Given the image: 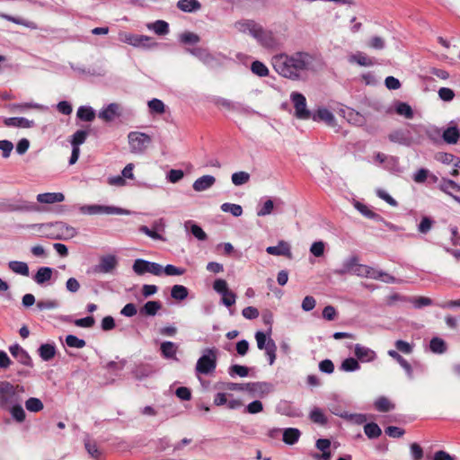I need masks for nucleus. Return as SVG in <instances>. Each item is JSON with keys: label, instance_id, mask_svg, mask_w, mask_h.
Masks as SVG:
<instances>
[{"label": "nucleus", "instance_id": "13d9d810", "mask_svg": "<svg viewBox=\"0 0 460 460\" xmlns=\"http://www.w3.org/2000/svg\"><path fill=\"white\" fill-rule=\"evenodd\" d=\"M221 210L231 213L234 217H240L243 214L242 207L237 204L224 203L221 205Z\"/></svg>", "mask_w": 460, "mask_h": 460}, {"label": "nucleus", "instance_id": "ea45409f", "mask_svg": "<svg viewBox=\"0 0 460 460\" xmlns=\"http://www.w3.org/2000/svg\"><path fill=\"white\" fill-rule=\"evenodd\" d=\"M310 420L319 425L324 426L327 424L328 420L323 411L320 408H314L309 414Z\"/></svg>", "mask_w": 460, "mask_h": 460}, {"label": "nucleus", "instance_id": "69168bd1", "mask_svg": "<svg viewBox=\"0 0 460 460\" xmlns=\"http://www.w3.org/2000/svg\"><path fill=\"white\" fill-rule=\"evenodd\" d=\"M213 288L217 293L220 294L221 296L230 291V289L228 288L227 282L222 279H217L214 281Z\"/></svg>", "mask_w": 460, "mask_h": 460}, {"label": "nucleus", "instance_id": "393cba45", "mask_svg": "<svg viewBox=\"0 0 460 460\" xmlns=\"http://www.w3.org/2000/svg\"><path fill=\"white\" fill-rule=\"evenodd\" d=\"M155 370L151 365L140 364L135 367L132 371L133 376L137 380H143L154 374Z\"/></svg>", "mask_w": 460, "mask_h": 460}, {"label": "nucleus", "instance_id": "a18cd8bd", "mask_svg": "<svg viewBox=\"0 0 460 460\" xmlns=\"http://www.w3.org/2000/svg\"><path fill=\"white\" fill-rule=\"evenodd\" d=\"M429 348L432 352L439 354L444 353L447 350L446 342L438 337L431 339Z\"/></svg>", "mask_w": 460, "mask_h": 460}, {"label": "nucleus", "instance_id": "f257e3e1", "mask_svg": "<svg viewBox=\"0 0 460 460\" xmlns=\"http://www.w3.org/2000/svg\"><path fill=\"white\" fill-rule=\"evenodd\" d=\"M274 70L281 76L297 81L305 79L314 68V57L308 52L280 53L271 58Z\"/></svg>", "mask_w": 460, "mask_h": 460}, {"label": "nucleus", "instance_id": "412c9836", "mask_svg": "<svg viewBox=\"0 0 460 460\" xmlns=\"http://www.w3.org/2000/svg\"><path fill=\"white\" fill-rule=\"evenodd\" d=\"M216 182V178L212 175H204L198 178L192 185L195 191L200 192L208 190Z\"/></svg>", "mask_w": 460, "mask_h": 460}, {"label": "nucleus", "instance_id": "5701e85b", "mask_svg": "<svg viewBox=\"0 0 460 460\" xmlns=\"http://www.w3.org/2000/svg\"><path fill=\"white\" fill-rule=\"evenodd\" d=\"M311 119L314 121H323L329 126L334 125L335 118L334 115L326 108L318 109V111L311 114Z\"/></svg>", "mask_w": 460, "mask_h": 460}, {"label": "nucleus", "instance_id": "a211bd4d", "mask_svg": "<svg viewBox=\"0 0 460 460\" xmlns=\"http://www.w3.org/2000/svg\"><path fill=\"white\" fill-rule=\"evenodd\" d=\"M354 353L357 358L361 362H371L376 358V354L374 350L361 344L355 345Z\"/></svg>", "mask_w": 460, "mask_h": 460}, {"label": "nucleus", "instance_id": "37998d69", "mask_svg": "<svg viewBox=\"0 0 460 460\" xmlns=\"http://www.w3.org/2000/svg\"><path fill=\"white\" fill-rule=\"evenodd\" d=\"M250 174L246 172L240 171L234 172L231 176V181L234 185L241 186L247 183L250 181Z\"/></svg>", "mask_w": 460, "mask_h": 460}, {"label": "nucleus", "instance_id": "a878e982", "mask_svg": "<svg viewBox=\"0 0 460 460\" xmlns=\"http://www.w3.org/2000/svg\"><path fill=\"white\" fill-rule=\"evenodd\" d=\"M178 346L172 341H164L160 346L161 354L164 358L167 359H175L177 353Z\"/></svg>", "mask_w": 460, "mask_h": 460}, {"label": "nucleus", "instance_id": "6e6d98bb", "mask_svg": "<svg viewBox=\"0 0 460 460\" xmlns=\"http://www.w3.org/2000/svg\"><path fill=\"white\" fill-rule=\"evenodd\" d=\"M395 111L399 115H402L406 119H411L413 117V111L406 102H398L395 107Z\"/></svg>", "mask_w": 460, "mask_h": 460}, {"label": "nucleus", "instance_id": "f03ea898", "mask_svg": "<svg viewBox=\"0 0 460 460\" xmlns=\"http://www.w3.org/2000/svg\"><path fill=\"white\" fill-rule=\"evenodd\" d=\"M234 28L242 33L253 37L263 48L273 49L279 45L271 31H266L253 20H242L234 23Z\"/></svg>", "mask_w": 460, "mask_h": 460}, {"label": "nucleus", "instance_id": "49530a36", "mask_svg": "<svg viewBox=\"0 0 460 460\" xmlns=\"http://www.w3.org/2000/svg\"><path fill=\"white\" fill-rule=\"evenodd\" d=\"M251 70L252 72L260 76V77H264V76H267L269 75V69L268 67L261 61H253L251 65Z\"/></svg>", "mask_w": 460, "mask_h": 460}, {"label": "nucleus", "instance_id": "a19ab883", "mask_svg": "<svg viewBox=\"0 0 460 460\" xmlns=\"http://www.w3.org/2000/svg\"><path fill=\"white\" fill-rule=\"evenodd\" d=\"M189 290L182 285H174L171 289V296L178 301H182L187 298Z\"/></svg>", "mask_w": 460, "mask_h": 460}, {"label": "nucleus", "instance_id": "680f3d73", "mask_svg": "<svg viewBox=\"0 0 460 460\" xmlns=\"http://www.w3.org/2000/svg\"><path fill=\"white\" fill-rule=\"evenodd\" d=\"M228 373L231 376L237 375L241 377H244L248 376L249 368L245 366L233 365L229 367Z\"/></svg>", "mask_w": 460, "mask_h": 460}, {"label": "nucleus", "instance_id": "9b49d317", "mask_svg": "<svg viewBox=\"0 0 460 460\" xmlns=\"http://www.w3.org/2000/svg\"><path fill=\"white\" fill-rule=\"evenodd\" d=\"M388 139L395 144L411 146V137L409 135L408 129L406 128H397L393 130L388 135Z\"/></svg>", "mask_w": 460, "mask_h": 460}, {"label": "nucleus", "instance_id": "0e129e2a", "mask_svg": "<svg viewBox=\"0 0 460 460\" xmlns=\"http://www.w3.org/2000/svg\"><path fill=\"white\" fill-rule=\"evenodd\" d=\"M274 203L271 199H267L262 206L257 210L258 217H265L272 213Z\"/></svg>", "mask_w": 460, "mask_h": 460}, {"label": "nucleus", "instance_id": "c03bdc74", "mask_svg": "<svg viewBox=\"0 0 460 460\" xmlns=\"http://www.w3.org/2000/svg\"><path fill=\"white\" fill-rule=\"evenodd\" d=\"M335 415L340 416L343 419L352 420L353 422L357 424H363L367 421V416L365 414H349L346 411L344 412H338V411H332Z\"/></svg>", "mask_w": 460, "mask_h": 460}, {"label": "nucleus", "instance_id": "79ce46f5", "mask_svg": "<svg viewBox=\"0 0 460 460\" xmlns=\"http://www.w3.org/2000/svg\"><path fill=\"white\" fill-rule=\"evenodd\" d=\"M8 410L12 417L18 422H22L25 420L26 414L22 406V402L16 403L12 407H8Z\"/></svg>", "mask_w": 460, "mask_h": 460}, {"label": "nucleus", "instance_id": "c756f323", "mask_svg": "<svg viewBox=\"0 0 460 460\" xmlns=\"http://www.w3.org/2000/svg\"><path fill=\"white\" fill-rule=\"evenodd\" d=\"M53 274V269L50 267H40L33 277L34 281L39 285H43L49 281Z\"/></svg>", "mask_w": 460, "mask_h": 460}, {"label": "nucleus", "instance_id": "4d7b16f0", "mask_svg": "<svg viewBox=\"0 0 460 460\" xmlns=\"http://www.w3.org/2000/svg\"><path fill=\"white\" fill-rule=\"evenodd\" d=\"M276 350H277V346H276L275 341L271 338H269L268 339V347L266 348L265 353L268 357L269 364L270 366L273 365L276 360Z\"/></svg>", "mask_w": 460, "mask_h": 460}, {"label": "nucleus", "instance_id": "7ed1b4c3", "mask_svg": "<svg viewBox=\"0 0 460 460\" xmlns=\"http://www.w3.org/2000/svg\"><path fill=\"white\" fill-rule=\"evenodd\" d=\"M25 392L22 385H13L8 381H0V407L7 409L22 402V394Z\"/></svg>", "mask_w": 460, "mask_h": 460}, {"label": "nucleus", "instance_id": "4468645a", "mask_svg": "<svg viewBox=\"0 0 460 460\" xmlns=\"http://www.w3.org/2000/svg\"><path fill=\"white\" fill-rule=\"evenodd\" d=\"M272 390V385L267 382H252L245 384V391L253 396H262Z\"/></svg>", "mask_w": 460, "mask_h": 460}, {"label": "nucleus", "instance_id": "f8f14e48", "mask_svg": "<svg viewBox=\"0 0 460 460\" xmlns=\"http://www.w3.org/2000/svg\"><path fill=\"white\" fill-rule=\"evenodd\" d=\"M439 189L460 203V185L452 180L443 178L439 183Z\"/></svg>", "mask_w": 460, "mask_h": 460}, {"label": "nucleus", "instance_id": "39448f33", "mask_svg": "<svg viewBox=\"0 0 460 460\" xmlns=\"http://www.w3.org/2000/svg\"><path fill=\"white\" fill-rule=\"evenodd\" d=\"M217 349L216 348L204 349L203 355L197 361L196 372L203 375L213 372L217 367Z\"/></svg>", "mask_w": 460, "mask_h": 460}, {"label": "nucleus", "instance_id": "cd10ccee", "mask_svg": "<svg viewBox=\"0 0 460 460\" xmlns=\"http://www.w3.org/2000/svg\"><path fill=\"white\" fill-rule=\"evenodd\" d=\"M217 104L229 110V111H238V112H243V113H248L250 112V108L249 107H245L243 106L242 103L240 102H234L230 100H227V99H219L217 101Z\"/></svg>", "mask_w": 460, "mask_h": 460}, {"label": "nucleus", "instance_id": "2f4dec72", "mask_svg": "<svg viewBox=\"0 0 460 460\" xmlns=\"http://www.w3.org/2000/svg\"><path fill=\"white\" fill-rule=\"evenodd\" d=\"M301 436V432L296 428H288L283 431V441L288 445L296 444Z\"/></svg>", "mask_w": 460, "mask_h": 460}, {"label": "nucleus", "instance_id": "5fc2aeb1", "mask_svg": "<svg viewBox=\"0 0 460 460\" xmlns=\"http://www.w3.org/2000/svg\"><path fill=\"white\" fill-rule=\"evenodd\" d=\"M148 108L150 109L151 112L156 113V114H163L165 111V105L164 103L156 98L152 99L147 103Z\"/></svg>", "mask_w": 460, "mask_h": 460}, {"label": "nucleus", "instance_id": "aec40b11", "mask_svg": "<svg viewBox=\"0 0 460 460\" xmlns=\"http://www.w3.org/2000/svg\"><path fill=\"white\" fill-rule=\"evenodd\" d=\"M118 265V261L114 255H106L101 258L97 267L99 272L109 273L112 271Z\"/></svg>", "mask_w": 460, "mask_h": 460}, {"label": "nucleus", "instance_id": "0eeeda50", "mask_svg": "<svg viewBox=\"0 0 460 460\" xmlns=\"http://www.w3.org/2000/svg\"><path fill=\"white\" fill-rule=\"evenodd\" d=\"M80 212L87 215H98V214H107V215H129L131 211L117 208L114 206H104V205H84L79 208Z\"/></svg>", "mask_w": 460, "mask_h": 460}, {"label": "nucleus", "instance_id": "3c124183", "mask_svg": "<svg viewBox=\"0 0 460 460\" xmlns=\"http://www.w3.org/2000/svg\"><path fill=\"white\" fill-rule=\"evenodd\" d=\"M355 208L362 214L364 215L365 217H368V218H372V219H375V220H380L381 219V217L373 212L367 206L360 203V202H356L355 204Z\"/></svg>", "mask_w": 460, "mask_h": 460}, {"label": "nucleus", "instance_id": "338daca9", "mask_svg": "<svg viewBox=\"0 0 460 460\" xmlns=\"http://www.w3.org/2000/svg\"><path fill=\"white\" fill-rule=\"evenodd\" d=\"M138 230H139V232L146 234L147 236H149L150 238H152L154 240L165 241L164 236L162 234H160L158 231H156L153 228L150 229L146 226H141Z\"/></svg>", "mask_w": 460, "mask_h": 460}, {"label": "nucleus", "instance_id": "09e8293b", "mask_svg": "<svg viewBox=\"0 0 460 460\" xmlns=\"http://www.w3.org/2000/svg\"><path fill=\"white\" fill-rule=\"evenodd\" d=\"M10 109L13 111L22 112L29 109H42V105L34 102L13 103L10 105Z\"/></svg>", "mask_w": 460, "mask_h": 460}, {"label": "nucleus", "instance_id": "774afa93", "mask_svg": "<svg viewBox=\"0 0 460 460\" xmlns=\"http://www.w3.org/2000/svg\"><path fill=\"white\" fill-rule=\"evenodd\" d=\"M84 446H85V449L87 450L88 454L92 457H93V458H95L97 460L101 459L102 453L98 449V447H97L95 443H93L90 440H86L84 442Z\"/></svg>", "mask_w": 460, "mask_h": 460}, {"label": "nucleus", "instance_id": "473e14b6", "mask_svg": "<svg viewBox=\"0 0 460 460\" xmlns=\"http://www.w3.org/2000/svg\"><path fill=\"white\" fill-rule=\"evenodd\" d=\"M162 304L160 301H148L140 309V314L147 316H155L161 309Z\"/></svg>", "mask_w": 460, "mask_h": 460}, {"label": "nucleus", "instance_id": "6e6552de", "mask_svg": "<svg viewBox=\"0 0 460 460\" xmlns=\"http://www.w3.org/2000/svg\"><path fill=\"white\" fill-rule=\"evenodd\" d=\"M364 270V264L359 263V259L358 256H350L346 259L342 266L340 269L334 270V273L337 275H346V274H354L356 276L361 277Z\"/></svg>", "mask_w": 460, "mask_h": 460}, {"label": "nucleus", "instance_id": "9d476101", "mask_svg": "<svg viewBox=\"0 0 460 460\" xmlns=\"http://www.w3.org/2000/svg\"><path fill=\"white\" fill-rule=\"evenodd\" d=\"M134 272L137 275L151 273L155 276H160L163 272V266L156 262L148 261L143 259H137L132 267Z\"/></svg>", "mask_w": 460, "mask_h": 460}, {"label": "nucleus", "instance_id": "2eb2a0df", "mask_svg": "<svg viewBox=\"0 0 460 460\" xmlns=\"http://www.w3.org/2000/svg\"><path fill=\"white\" fill-rule=\"evenodd\" d=\"M121 115V108L118 103H110L99 112V118L111 122Z\"/></svg>", "mask_w": 460, "mask_h": 460}, {"label": "nucleus", "instance_id": "8fccbe9b", "mask_svg": "<svg viewBox=\"0 0 460 460\" xmlns=\"http://www.w3.org/2000/svg\"><path fill=\"white\" fill-rule=\"evenodd\" d=\"M25 407L29 411L39 412L43 409L42 402L35 397H31L25 402Z\"/></svg>", "mask_w": 460, "mask_h": 460}, {"label": "nucleus", "instance_id": "b1692460", "mask_svg": "<svg viewBox=\"0 0 460 460\" xmlns=\"http://www.w3.org/2000/svg\"><path fill=\"white\" fill-rule=\"evenodd\" d=\"M36 199L39 203L54 204L64 201L65 196L61 192H46L38 194Z\"/></svg>", "mask_w": 460, "mask_h": 460}, {"label": "nucleus", "instance_id": "ddd939ff", "mask_svg": "<svg viewBox=\"0 0 460 460\" xmlns=\"http://www.w3.org/2000/svg\"><path fill=\"white\" fill-rule=\"evenodd\" d=\"M9 351L12 354V356L21 364L27 366V367H32V359L28 354V352L22 348L19 344H13L9 347Z\"/></svg>", "mask_w": 460, "mask_h": 460}, {"label": "nucleus", "instance_id": "603ef678", "mask_svg": "<svg viewBox=\"0 0 460 460\" xmlns=\"http://www.w3.org/2000/svg\"><path fill=\"white\" fill-rule=\"evenodd\" d=\"M360 368V366L358 362V360L354 358H348L345 360L342 361L341 369L346 372H352L358 370Z\"/></svg>", "mask_w": 460, "mask_h": 460}, {"label": "nucleus", "instance_id": "4be33fe9", "mask_svg": "<svg viewBox=\"0 0 460 460\" xmlns=\"http://www.w3.org/2000/svg\"><path fill=\"white\" fill-rule=\"evenodd\" d=\"M405 128L408 129L410 137H411V144H420L426 132L425 127L420 124H407Z\"/></svg>", "mask_w": 460, "mask_h": 460}, {"label": "nucleus", "instance_id": "1a4fd4ad", "mask_svg": "<svg viewBox=\"0 0 460 460\" xmlns=\"http://www.w3.org/2000/svg\"><path fill=\"white\" fill-rule=\"evenodd\" d=\"M290 100L294 105L295 116L299 119H311V112L306 108L305 97L298 93L293 92L290 94Z\"/></svg>", "mask_w": 460, "mask_h": 460}, {"label": "nucleus", "instance_id": "c9c22d12", "mask_svg": "<svg viewBox=\"0 0 460 460\" xmlns=\"http://www.w3.org/2000/svg\"><path fill=\"white\" fill-rule=\"evenodd\" d=\"M155 46H157V43L153 41V39L151 37L135 34L133 47L150 49Z\"/></svg>", "mask_w": 460, "mask_h": 460}, {"label": "nucleus", "instance_id": "6ab92c4d", "mask_svg": "<svg viewBox=\"0 0 460 460\" xmlns=\"http://www.w3.org/2000/svg\"><path fill=\"white\" fill-rule=\"evenodd\" d=\"M188 51L198 58L202 63H204L208 66H213L216 63V58L210 53H208L206 49L201 48H194L191 49H188Z\"/></svg>", "mask_w": 460, "mask_h": 460}, {"label": "nucleus", "instance_id": "bf43d9fd", "mask_svg": "<svg viewBox=\"0 0 460 460\" xmlns=\"http://www.w3.org/2000/svg\"><path fill=\"white\" fill-rule=\"evenodd\" d=\"M88 136V132L86 130H77L72 136L71 145L75 147H79L80 145L84 143L86 137Z\"/></svg>", "mask_w": 460, "mask_h": 460}, {"label": "nucleus", "instance_id": "72a5a7b5", "mask_svg": "<svg viewBox=\"0 0 460 460\" xmlns=\"http://www.w3.org/2000/svg\"><path fill=\"white\" fill-rule=\"evenodd\" d=\"M39 355L44 361H49L56 355V347L54 344L45 343L40 346Z\"/></svg>", "mask_w": 460, "mask_h": 460}, {"label": "nucleus", "instance_id": "e2e57ef3", "mask_svg": "<svg viewBox=\"0 0 460 460\" xmlns=\"http://www.w3.org/2000/svg\"><path fill=\"white\" fill-rule=\"evenodd\" d=\"M381 270H376L367 265H364V270L361 275L362 278H368L377 280L379 278H381Z\"/></svg>", "mask_w": 460, "mask_h": 460}, {"label": "nucleus", "instance_id": "20e7f679", "mask_svg": "<svg viewBox=\"0 0 460 460\" xmlns=\"http://www.w3.org/2000/svg\"><path fill=\"white\" fill-rule=\"evenodd\" d=\"M40 230L44 233L47 237L56 240L70 239L75 236L77 233L75 228L63 222L41 224Z\"/></svg>", "mask_w": 460, "mask_h": 460}, {"label": "nucleus", "instance_id": "c85d7f7f", "mask_svg": "<svg viewBox=\"0 0 460 460\" xmlns=\"http://www.w3.org/2000/svg\"><path fill=\"white\" fill-rule=\"evenodd\" d=\"M460 137L459 130L456 126L450 125L442 134V138L447 144L455 145Z\"/></svg>", "mask_w": 460, "mask_h": 460}, {"label": "nucleus", "instance_id": "f3484780", "mask_svg": "<svg viewBox=\"0 0 460 460\" xmlns=\"http://www.w3.org/2000/svg\"><path fill=\"white\" fill-rule=\"evenodd\" d=\"M4 124L8 128H33L35 125L33 120H30L23 117L6 118L4 120Z\"/></svg>", "mask_w": 460, "mask_h": 460}, {"label": "nucleus", "instance_id": "bb28decb", "mask_svg": "<svg viewBox=\"0 0 460 460\" xmlns=\"http://www.w3.org/2000/svg\"><path fill=\"white\" fill-rule=\"evenodd\" d=\"M349 63H356L361 66H372L375 62L373 58H369L367 54L363 52H357L349 57Z\"/></svg>", "mask_w": 460, "mask_h": 460}, {"label": "nucleus", "instance_id": "de8ad7c7", "mask_svg": "<svg viewBox=\"0 0 460 460\" xmlns=\"http://www.w3.org/2000/svg\"><path fill=\"white\" fill-rule=\"evenodd\" d=\"M364 431H365V434L369 438H378L381 433H382V430L381 429L379 428V426L376 424V423H374V422H371V423H367L364 426Z\"/></svg>", "mask_w": 460, "mask_h": 460}, {"label": "nucleus", "instance_id": "e433bc0d", "mask_svg": "<svg viewBox=\"0 0 460 460\" xmlns=\"http://www.w3.org/2000/svg\"><path fill=\"white\" fill-rule=\"evenodd\" d=\"M177 7L183 12L191 13L199 10L201 4L198 0H179Z\"/></svg>", "mask_w": 460, "mask_h": 460}, {"label": "nucleus", "instance_id": "58836bf2", "mask_svg": "<svg viewBox=\"0 0 460 460\" xmlns=\"http://www.w3.org/2000/svg\"><path fill=\"white\" fill-rule=\"evenodd\" d=\"M77 117L84 121L90 122L95 118V112L92 107L81 106L76 112Z\"/></svg>", "mask_w": 460, "mask_h": 460}, {"label": "nucleus", "instance_id": "052dcab7", "mask_svg": "<svg viewBox=\"0 0 460 460\" xmlns=\"http://www.w3.org/2000/svg\"><path fill=\"white\" fill-rule=\"evenodd\" d=\"M66 343L68 347L76 349H82L86 344L84 340L79 339L73 334H69L66 337Z\"/></svg>", "mask_w": 460, "mask_h": 460}, {"label": "nucleus", "instance_id": "423d86ee", "mask_svg": "<svg viewBox=\"0 0 460 460\" xmlns=\"http://www.w3.org/2000/svg\"><path fill=\"white\" fill-rule=\"evenodd\" d=\"M128 140L130 152L137 155L143 154L152 142V138L149 135L139 131L129 132Z\"/></svg>", "mask_w": 460, "mask_h": 460}, {"label": "nucleus", "instance_id": "7c9ffc66", "mask_svg": "<svg viewBox=\"0 0 460 460\" xmlns=\"http://www.w3.org/2000/svg\"><path fill=\"white\" fill-rule=\"evenodd\" d=\"M388 355L398 362V364L405 370L409 378H412V368L410 363L403 358L396 350H388Z\"/></svg>", "mask_w": 460, "mask_h": 460}, {"label": "nucleus", "instance_id": "dca6fc26", "mask_svg": "<svg viewBox=\"0 0 460 460\" xmlns=\"http://www.w3.org/2000/svg\"><path fill=\"white\" fill-rule=\"evenodd\" d=\"M267 253L275 256H285L288 259L292 258L290 244L286 241H279L276 246H269L266 248Z\"/></svg>", "mask_w": 460, "mask_h": 460}, {"label": "nucleus", "instance_id": "f704fd0d", "mask_svg": "<svg viewBox=\"0 0 460 460\" xmlns=\"http://www.w3.org/2000/svg\"><path fill=\"white\" fill-rule=\"evenodd\" d=\"M8 268L14 273L28 277L30 274L29 267L26 262L19 261H11L8 262Z\"/></svg>", "mask_w": 460, "mask_h": 460}, {"label": "nucleus", "instance_id": "864d4df0", "mask_svg": "<svg viewBox=\"0 0 460 460\" xmlns=\"http://www.w3.org/2000/svg\"><path fill=\"white\" fill-rule=\"evenodd\" d=\"M375 407L381 412H387L394 408V405L386 397L382 396L376 399L375 402Z\"/></svg>", "mask_w": 460, "mask_h": 460}, {"label": "nucleus", "instance_id": "4c0bfd02", "mask_svg": "<svg viewBox=\"0 0 460 460\" xmlns=\"http://www.w3.org/2000/svg\"><path fill=\"white\" fill-rule=\"evenodd\" d=\"M147 28L154 31L157 35H166L169 32V24L163 20L148 23Z\"/></svg>", "mask_w": 460, "mask_h": 460}]
</instances>
